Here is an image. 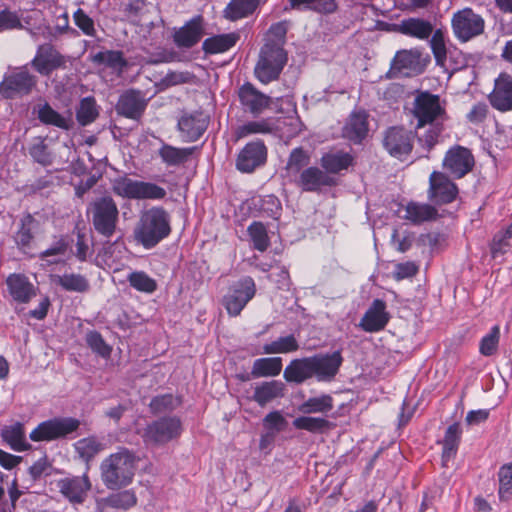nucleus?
<instances>
[{
	"instance_id": "obj_28",
	"label": "nucleus",
	"mask_w": 512,
	"mask_h": 512,
	"mask_svg": "<svg viewBox=\"0 0 512 512\" xmlns=\"http://www.w3.org/2000/svg\"><path fill=\"white\" fill-rule=\"evenodd\" d=\"M394 31L418 40H427L433 33V25L423 18L409 17L395 24Z\"/></svg>"
},
{
	"instance_id": "obj_42",
	"label": "nucleus",
	"mask_w": 512,
	"mask_h": 512,
	"mask_svg": "<svg viewBox=\"0 0 512 512\" xmlns=\"http://www.w3.org/2000/svg\"><path fill=\"white\" fill-rule=\"evenodd\" d=\"M74 448L79 458L89 464L99 452L104 450V444L97 437L88 436L75 442Z\"/></svg>"
},
{
	"instance_id": "obj_16",
	"label": "nucleus",
	"mask_w": 512,
	"mask_h": 512,
	"mask_svg": "<svg viewBox=\"0 0 512 512\" xmlns=\"http://www.w3.org/2000/svg\"><path fill=\"white\" fill-rule=\"evenodd\" d=\"M36 84V76L23 67L4 77L0 83V94L6 99H13L18 95L29 94Z\"/></svg>"
},
{
	"instance_id": "obj_23",
	"label": "nucleus",
	"mask_w": 512,
	"mask_h": 512,
	"mask_svg": "<svg viewBox=\"0 0 512 512\" xmlns=\"http://www.w3.org/2000/svg\"><path fill=\"white\" fill-rule=\"evenodd\" d=\"M147 106L141 91L130 89L120 95L116 104V112L125 118L138 121Z\"/></svg>"
},
{
	"instance_id": "obj_20",
	"label": "nucleus",
	"mask_w": 512,
	"mask_h": 512,
	"mask_svg": "<svg viewBox=\"0 0 512 512\" xmlns=\"http://www.w3.org/2000/svg\"><path fill=\"white\" fill-rule=\"evenodd\" d=\"M240 104L254 116L262 114L271 103L270 96L259 91L252 83L245 82L238 91Z\"/></svg>"
},
{
	"instance_id": "obj_24",
	"label": "nucleus",
	"mask_w": 512,
	"mask_h": 512,
	"mask_svg": "<svg viewBox=\"0 0 512 512\" xmlns=\"http://www.w3.org/2000/svg\"><path fill=\"white\" fill-rule=\"evenodd\" d=\"M389 320L390 315L386 311L385 301L375 299L361 318L359 326L365 332L374 333L383 330Z\"/></svg>"
},
{
	"instance_id": "obj_50",
	"label": "nucleus",
	"mask_w": 512,
	"mask_h": 512,
	"mask_svg": "<svg viewBox=\"0 0 512 512\" xmlns=\"http://www.w3.org/2000/svg\"><path fill=\"white\" fill-rule=\"evenodd\" d=\"M98 115L99 112L94 97L88 96L81 99L76 111V119L81 126L91 124L97 119Z\"/></svg>"
},
{
	"instance_id": "obj_4",
	"label": "nucleus",
	"mask_w": 512,
	"mask_h": 512,
	"mask_svg": "<svg viewBox=\"0 0 512 512\" xmlns=\"http://www.w3.org/2000/svg\"><path fill=\"white\" fill-rule=\"evenodd\" d=\"M287 60V53L282 46L273 42L265 43L254 68L256 79L264 85L278 80Z\"/></svg>"
},
{
	"instance_id": "obj_2",
	"label": "nucleus",
	"mask_w": 512,
	"mask_h": 512,
	"mask_svg": "<svg viewBox=\"0 0 512 512\" xmlns=\"http://www.w3.org/2000/svg\"><path fill=\"white\" fill-rule=\"evenodd\" d=\"M136 455L125 447L107 456L100 465L101 479L111 490L120 489L132 483L137 465Z\"/></svg>"
},
{
	"instance_id": "obj_3",
	"label": "nucleus",
	"mask_w": 512,
	"mask_h": 512,
	"mask_svg": "<svg viewBox=\"0 0 512 512\" xmlns=\"http://www.w3.org/2000/svg\"><path fill=\"white\" fill-rule=\"evenodd\" d=\"M87 215L99 235L110 239L115 234L119 221V209L110 195L94 199L87 208Z\"/></svg>"
},
{
	"instance_id": "obj_44",
	"label": "nucleus",
	"mask_w": 512,
	"mask_h": 512,
	"mask_svg": "<svg viewBox=\"0 0 512 512\" xmlns=\"http://www.w3.org/2000/svg\"><path fill=\"white\" fill-rule=\"evenodd\" d=\"M310 160L309 153L302 147L292 149L285 166L287 175L294 177V179L297 178L298 175L308 167Z\"/></svg>"
},
{
	"instance_id": "obj_7",
	"label": "nucleus",
	"mask_w": 512,
	"mask_h": 512,
	"mask_svg": "<svg viewBox=\"0 0 512 512\" xmlns=\"http://www.w3.org/2000/svg\"><path fill=\"white\" fill-rule=\"evenodd\" d=\"M112 192L122 198L136 200H161L167 194L163 187L155 183L133 180L127 176L112 181Z\"/></svg>"
},
{
	"instance_id": "obj_33",
	"label": "nucleus",
	"mask_w": 512,
	"mask_h": 512,
	"mask_svg": "<svg viewBox=\"0 0 512 512\" xmlns=\"http://www.w3.org/2000/svg\"><path fill=\"white\" fill-rule=\"evenodd\" d=\"M196 150V146L175 147L173 145L163 143L158 150V156L167 166H180L185 164Z\"/></svg>"
},
{
	"instance_id": "obj_58",
	"label": "nucleus",
	"mask_w": 512,
	"mask_h": 512,
	"mask_svg": "<svg viewBox=\"0 0 512 512\" xmlns=\"http://www.w3.org/2000/svg\"><path fill=\"white\" fill-rule=\"evenodd\" d=\"M69 248V242L63 235L59 236L57 240L46 250L39 253L38 257L41 260H46L49 264H57L59 260L53 259L48 260L51 256H64Z\"/></svg>"
},
{
	"instance_id": "obj_60",
	"label": "nucleus",
	"mask_w": 512,
	"mask_h": 512,
	"mask_svg": "<svg viewBox=\"0 0 512 512\" xmlns=\"http://www.w3.org/2000/svg\"><path fill=\"white\" fill-rule=\"evenodd\" d=\"M444 130L443 123H436L429 125V128L425 133L419 137L420 145L427 151L430 152L438 143L439 137Z\"/></svg>"
},
{
	"instance_id": "obj_30",
	"label": "nucleus",
	"mask_w": 512,
	"mask_h": 512,
	"mask_svg": "<svg viewBox=\"0 0 512 512\" xmlns=\"http://www.w3.org/2000/svg\"><path fill=\"white\" fill-rule=\"evenodd\" d=\"M283 377L288 383L302 384L314 377L310 356L290 361L285 367Z\"/></svg>"
},
{
	"instance_id": "obj_40",
	"label": "nucleus",
	"mask_w": 512,
	"mask_h": 512,
	"mask_svg": "<svg viewBox=\"0 0 512 512\" xmlns=\"http://www.w3.org/2000/svg\"><path fill=\"white\" fill-rule=\"evenodd\" d=\"M405 212L404 218L413 224L434 220L438 216V211L434 206L413 201L406 205Z\"/></svg>"
},
{
	"instance_id": "obj_46",
	"label": "nucleus",
	"mask_w": 512,
	"mask_h": 512,
	"mask_svg": "<svg viewBox=\"0 0 512 512\" xmlns=\"http://www.w3.org/2000/svg\"><path fill=\"white\" fill-rule=\"evenodd\" d=\"M38 119L45 125L55 126L63 130H69L72 127V120L62 116L48 103H45L39 108Z\"/></svg>"
},
{
	"instance_id": "obj_63",
	"label": "nucleus",
	"mask_w": 512,
	"mask_h": 512,
	"mask_svg": "<svg viewBox=\"0 0 512 512\" xmlns=\"http://www.w3.org/2000/svg\"><path fill=\"white\" fill-rule=\"evenodd\" d=\"M195 78L194 74L188 71H171L168 72L160 81L159 85L162 89L176 86L180 84L191 83Z\"/></svg>"
},
{
	"instance_id": "obj_57",
	"label": "nucleus",
	"mask_w": 512,
	"mask_h": 512,
	"mask_svg": "<svg viewBox=\"0 0 512 512\" xmlns=\"http://www.w3.org/2000/svg\"><path fill=\"white\" fill-rule=\"evenodd\" d=\"M272 132V127L267 120L250 121L239 126L235 131L236 139H242L252 134H268Z\"/></svg>"
},
{
	"instance_id": "obj_10",
	"label": "nucleus",
	"mask_w": 512,
	"mask_h": 512,
	"mask_svg": "<svg viewBox=\"0 0 512 512\" xmlns=\"http://www.w3.org/2000/svg\"><path fill=\"white\" fill-rule=\"evenodd\" d=\"M451 27L456 39L468 42L485 30V20L470 7L456 11L451 18Z\"/></svg>"
},
{
	"instance_id": "obj_52",
	"label": "nucleus",
	"mask_w": 512,
	"mask_h": 512,
	"mask_svg": "<svg viewBox=\"0 0 512 512\" xmlns=\"http://www.w3.org/2000/svg\"><path fill=\"white\" fill-rule=\"evenodd\" d=\"M127 280L132 288L142 293L151 294L157 289L156 280L144 271L131 272L128 275Z\"/></svg>"
},
{
	"instance_id": "obj_48",
	"label": "nucleus",
	"mask_w": 512,
	"mask_h": 512,
	"mask_svg": "<svg viewBox=\"0 0 512 512\" xmlns=\"http://www.w3.org/2000/svg\"><path fill=\"white\" fill-rule=\"evenodd\" d=\"M247 233L252 242V246L259 252H265L271 242L266 226L260 221H253L247 228Z\"/></svg>"
},
{
	"instance_id": "obj_21",
	"label": "nucleus",
	"mask_w": 512,
	"mask_h": 512,
	"mask_svg": "<svg viewBox=\"0 0 512 512\" xmlns=\"http://www.w3.org/2000/svg\"><path fill=\"white\" fill-rule=\"evenodd\" d=\"M294 183L305 192H319L323 187H331L336 184L333 177L327 174L324 170L316 167H306L297 178L294 179Z\"/></svg>"
},
{
	"instance_id": "obj_15",
	"label": "nucleus",
	"mask_w": 512,
	"mask_h": 512,
	"mask_svg": "<svg viewBox=\"0 0 512 512\" xmlns=\"http://www.w3.org/2000/svg\"><path fill=\"white\" fill-rule=\"evenodd\" d=\"M268 158V148L264 141L257 139L248 142L238 153L236 169L242 173H253L264 166Z\"/></svg>"
},
{
	"instance_id": "obj_59",
	"label": "nucleus",
	"mask_w": 512,
	"mask_h": 512,
	"mask_svg": "<svg viewBox=\"0 0 512 512\" xmlns=\"http://www.w3.org/2000/svg\"><path fill=\"white\" fill-rule=\"evenodd\" d=\"M430 40V47L437 64H444L447 58V49L444 34L440 29L433 30Z\"/></svg>"
},
{
	"instance_id": "obj_27",
	"label": "nucleus",
	"mask_w": 512,
	"mask_h": 512,
	"mask_svg": "<svg viewBox=\"0 0 512 512\" xmlns=\"http://www.w3.org/2000/svg\"><path fill=\"white\" fill-rule=\"evenodd\" d=\"M368 132V114L363 110L352 112L343 127V136L354 144H360Z\"/></svg>"
},
{
	"instance_id": "obj_5",
	"label": "nucleus",
	"mask_w": 512,
	"mask_h": 512,
	"mask_svg": "<svg viewBox=\"0 0 512 512\" xmlns=\"http://www.w3.org/2000/svg\"><path fill=\"white\" fill-rule=\"evenodd\" d=\"M183 432L182 421L176 415L163 416L146 425L138 434L147 446L161 447L177 440Z\"/></svg>"
},
{
	"instance_id": "obj_54",
	"label": "nucleus",
	"mask_w": 512,
	"mask_h": 512,
	"mask_svg": "<svg viewBox=\"0 0 512 512\" xmlns=\"http://www.w3.org/2000/svg\"><path fill=\"white\" fill-rule=\"evenodd\" d=\"M498 496L500 501L507 502L512 498V462L504 464L498 471Z\"/></svg>"
},
{
	"instance_id": "obj_43",
	"label": "nucleus",
	"mask_w": 512,
	"mask_h": 512,
	"mask_svg": "<svg viewBox=\"0 0 512 512\" xmlns=\"http://www.w3.org/2000/svg\"><path fill=\"white\" fill-rule=\"evenodd\" d=\"M2 437L14 451L24 452L31 448V445L26 441L24 426L21 423H16L4 429Z\"/></svg>"
},
{
	"instance_id": "obj_25",
	"label": "nucleus",
	"mask_w": 512,
	"mask_h": 512,
	"mask_svg": "<svg viewBox=\"0 0 512 512\" xmlns=\"http://www.w3.org/2000/svg\"><path fill=\"white\" fill-rule=\"evenodd\" d=\"M209 120L202 112L183 115L178 121V129L184 142L197 141L206 131Z\"/></svg>"
},
{
	"instance_id": "obj_11",
	"label": "nucleus",
	"mask_w": 512,
	"mask_h": 512,
	"mask_svg": "<svg viewBox=\"0 0 512 512\" xmlns=\"http://www.w3.org/2000/svg\"><path fill=\"white\" fill-rule=\"evenodd\" d=\"M475 166V157L472 151L461 145L450 147L442 160L444 173L453 179H461L470 173Z\"/></svg>"
},
{
	"instance_id": "obj_19",
	"label": "nucleus",
	"mask_w": 512,
	"mask_h": 512,
	"mask_svg": "<svg viewBox=\"0 0 512 512\" xmlns=\"http://www.w3.org/2000/svg\"><path fill=\"white\" fill-rule=\"evenodd\" d=\"M314 377L318 381H331L343 363L341 351L310 356Z\"/></svg>"
},
{
	"instance_id": "obj_14",
	"label": "nucleus",
	"mask_w": 512,
	"mask_h": 512,
	"mask_svg": "<svg viewBox=\"0 0 512 512\" xmlns=\"http://www.w3.org/2000/svg\"><path fill=\"white\" fill-rule=\"evenodd\" d=\"M68 58L53 44L43 43L37 47L31 66L42 76H50L54 71L67 68Z\"/></svg>"
},
{
	"instance_id": "obj_31",
	"label": "nucleus",
	"mask_w": 512,
	"mask_h": 512,
	"mask_svg": "<svg viewBox=\"0 0 512 512\" xmlns=\"http://www.w3.org/2000/svg\"><path fill=\"white\" fill-rule=\"evenodd\" d=\"M9 293L19 303H28L35 296L34 285L23 274H11L6 280Z\"/></svg>"
},
{
	"instance_id": "obj_49",
	"label": "nucleus",
	"mask_w": 512,
	"mask_h": 512,
	"mask_svg": "<svg viewBox=\"0 0 512 512\" xmlns=\"http://www.w3.org/2000/svg\"><path fill=\"white\" fill-rule=\"evenodd\" d=\"M512 239V223L504 230L498 231L489 244L491 257L493 259L503 256L510 248Z\"/></svg>"
},
{
	"instance_id": "obj_62",
	"label": "nucleus",
	"mask_w": 512,
	"mask_h": 512,
	"mask_svg": "<svg viewBox=\"0 0 512 512\" xmlns=\"http://www.w3.org/2000/svg\"><path fill=\"white\" fill-rule=\"evenodd\" d=\"M86 343L93 352L102 357H109L111 354V347L105 342L104 338L98 331H90L86 335Z\"/></svg>"
},
{
	"instance_id": "obj_29",
	"label": "nucleus",
	"mask_w": 512,
	"mask_h": 512,
	"mask_svg": "<svg viewBox=\"0 0 512 512\" xmlns=\"http://www.w3.org/2000/svg\"><path fill=\"white\" fill-rule=\"evenodd\" d=\"M35 223V219L31 214L25 215L21 220L14 235V242L23 254L27 255L30 258L35 257L33 251V243H34V233H33V225Z\"/></svg>"
},
{
	"instance_id": "obj_12",
	"label": "nucleus",
	"mask_w": 512,
	"mask_h": 512,
	"mask_svg": "<svg viewBox=\"0 0 512 512\" xmlns=\"http://www.w3.org/2000/svg\"><path fill=\"white\" fill-rule=\"evenodd\" d=\"M415 135L403 126H392L385 130L382 144L390 156L405 160L412 152Z\"/></svg>"
},
{
	"instance_id": "obj_17",
	"label": "nucleus",
	"mask_w": 512,
	"mask_h": 512,
	"mask_svg": "<svg viewBox=\"0 0 512 512\" xmlns=\"http://www.w3.org/2000/svg\"><path fill=\"white\" fill-rule=\"evenodd\" d=\"M422 72L420 51L417 49L400 50L396 52L386 77L390 79L400 76L411 77Z\"/></svg>"
},
{
	"instance_id": "obj_1",
	"label": "nucleus",
	"mask_w": 512,
	"mask_h": 512,
	"mask_svg": "<svg viewBox=\"0 0 512 512\" xmlns=\"http://www.w3.org/2000/svg\"><path fill=\"white\" fill-rule=\"evenodd\" d=\"M171 231L169 213L161 206H154L140 215L134 229V238L145 249H152L166 239Z\"/></svg>"
},
{
	"instance_id": "obj_36",
	"label": "nucleus",
	"mask_w": 512,
	"mask_h": 512,
	"mask_svg": "<svg viewBox=\"0 0 512 512\" xmlns=\"http://www.w3.org/2000/svg\"><path fill=\"white\" fill-rule=\"evenodd\" d=\"M297 430H304L312 434H325L335 428V424L323 417L310 415L299 416L292 422Z\"/></svg>"
},
{
	"instance_id": "obj_64",
	"label": "nucleus",
	"mask_w": 512,
	"mask_h": 512,
	"mask_svg": "<svg viewBox=\"0 0 512 512\" xmlns=\"http://www.w3.org/2000/svg\"><path fill=\"white\" fill-rule=\"evenodd\" d=\"M29 154L35 162L42 166H48L52 163L51 154L43 140L33 143L29 148Z\"/></svg>"
},
{
	"instance_id": "obj_61",
	"label": "nucleus",
	"mask_w": 512,
	"mask_h": 512,
	"mask_svg": "<svg viewBox=\"0 0 512 512\" xmlns=\"http://www.w3.org/2000/svg\"><path fill=\"white\" fill-rule=\"evenodd\" d=\"M74 24L81 30V32L89 37L96 36V28L94 20L81 8H78L73 13Z\"/></svg>"
},
{
	"instance_id": "obj_45",
	"label": "nucleus",
	"mask_w": 512,
	"mask_h": 512,
	"mask_svg": "<svg viewBox=\"0 0 512 512\" xmlns=\"http://www.w3.org/2000/svg\"><path fill=\"white\" fill-rule=\"evenodd\" d=\"M334 407L333 397L329 394H322L318 397H310L305 400L299 410L306 415L316 413H328Z\"/></svg>"
},
{
	"instance_id": "obj_41",
	"label": "nucleus",
	"mask_w": 512,
	"mask_h": 512,
	"mask_svg": "<svg viewBox=\"0 0 512 512\" xmlns=\"http://www.w3.org/2000/svg\"><path fill=\"white\" fill-rule=\"evenodd\" d=\"M282 370L280 357L258 358L254 361L251 375L254 378L278 376Z\"/></svg>"
},
{
	"instance_id": "obj_18",
	"label": "nucleus",
	"mask_w": 512,
	"mask_h": 512,
	"mask_svg": "<svg viewBox=\"0 0 512 512\" xmlns=\"http://www.w3.org/2000/svg\"><path fill=\"white\" fill-rule=\"evenodd\" d=\"M56 486L60 494L71 504H83L91 489V482L87 474L58 479Z\"/></svg>"
},
{
	"instance_id": "obj_39",
	"label": "nucleus",
	"mask_w": 512,
	"mask_h": 512,
	"mask_svg": "<svg viewBox=\"0 0 512 512\" xmlns=\"http://www.w3.org/2000/svg\"><path fill=\"white\" fill-rule=\"evenodd\" d=\"M51 281L67 292L85 293L90 288L87 278L79 273L51 275Z\"/></svg>"
},
{
	"instance_id": "obj_35",
	"label": "nucleus",
	"mask_w": 512,
	"mask_h": 512,
	"mask_svg": "<svg viewBox=\"0 0 512 512\" xmlns=\"http://www.w3.org/2000/svg\"><path fill=\"white\" fill-rule=\"evenodd\" d=\"M262 2L266 0H231L224 9V16L230 21H237L251 16Z\"/></svg>"
},
{
	"instance_id": "obj_34",
	"label": "nucleus",
	"mask_w": 512,
	"mask_h": 512,
	"mask_svg": "<svg viewBox=\"0 0 512 512\" xmlns=\"http://www.w3.org/2000/svg\"><path fill=\"white\" fill-rule=\"evenodd\" d=\"M239 39L240 35L237 32L214 35L203 41L202 50L208 55L225 53L233 48Z\"/></svg>"
},
{
	"instance_id": "obj_8",
	"label": "nucleus",
	"mask_w": 512,
	"mask_h": 512,
	"mask_svg": "<svg viewBox=\"0 0 512 512\" xmlns=\"http://www.w3.org/2000/svg\"><path fill=\"white\" fill-rule=\"evenodd\" d=\"M80 421L73 417H55L39 423L29 434L33 442H50L76 432Z\"/></svg>"
},
{
	"instance_id": "obj_9",
	"label": "nucleus",
	"mask_w": 512,
	"mask_h": 512,
	"mask_svg": "<svg viewBox=\"0 0 512 512\" xmlns=\"http://www.w3.org/2000/svg\"><path fill=\"white\" fill-rule=\"evenodd\" d=\"M256 284L251 276H244L234 282L224 295L222 303L231 317H237L256 295Z\"/></svg>"
},
{
	"instance_id": "obj_32",
	"label": "nucleus",
	"mask_w": 512,
	"mask_h": 512,
	"mask_svg": "<svg viewBox=\"0 0 512 512\" xmlns=\"http://www.w3.org/2000/svg\"><path fill=\"white\" fill-rule=\"evenodd\" d=\"M285 394V385L278 380L265 381L254 389L252 399L261 407Z\"/></svg>"
},
{
	"instance_id": "obj_55",
	"label": "nucleus",
	"mask_w": 512,
	"mask_h": 512,
	"mask_svg": "<svg viewBox=\"0 0 512 512\" xmlns=\"http://www.w3.org/2000/svg\"><path fill=\"white\" fill-rule=\"evenodd\" d=\"M108 505L112 506L113 509L128 510L136 505L137 497L132 490H123L116 493H112L105 497Z\"/></svg>"
},
{
	"instance_id": "obj_47",
	"label": "nucleus",
	"mask_w": 512,
	"mask_h": 512,
	"mask_svg": "<svg viewBox=\"0 0 512 512\" xmlns=\"http://www.w3.org/2000/svg\"><path fill=\"white\" fill-rule=\"evenodd\" d=\"M300 348L297 338L293 334L279 337L263 346L265 354H287L296 352Z\"/></svg>"
},
{
	"instance_id": "obj_51",
	"label": "nucleus",
	"mask_w": 512,
	"mask_h": 512,
	"mask_svg": "<svg viewBox=\"0 0 512 512\" xmlns=\"http://www.w3.org/2000/svg\"><path fill=\"white\" fill-rule=\"evenodd\" d=\"M92 61L98 65H105L109 68H124L127 66V61L124 54L119 50H107L97 52L92 57Z\"/></svg>"
},
{
	"instance_id": "obj_53",
	"label": "nucleus",
	"mask_w": 512,
	"mask_h": 512,
	"mask_svg": "<svg viewBox=\"0 0 512 512\" xmlns=\"http://www.w3.org/2000/svg\"><path fill=\"white\" fill-rule=\"evenodd\" d=\"M181 404L180 398L172 394H163L151 399L149 408L152 414L159 415L174 411Z\"/></svg>"
},
{
	"instance_id": "obj_56",
	"label": "nucleus",
	"mask_w": 512,
	"mask_h": 512,
	"mask_svg": "<svg viewBox=\"0 0 512 512\" xmlns=\"http://www.w3.org/2000/svg\"><path fill=\"white\" fill-rule=\"evenodd\" d=\"M500 341V327L494 325L490 331L484 335L479 342V353L485 357L494 355L499 346Z\"/></svg>"
},
{
	"instance_id": "obj_13",
	"label": "nucleus",
	"mask_w": 512,
	"mask_h": 512,
	"mask_svg": "<svg viewBox=\"0 0 512 512\" xmlns=\"http://www.w3.org/2000/svg\"><path fill=\"white\" fill-rule=\"evenodd\" d=\"M450 177L440 171H433L430 174L427 196L434 205H447L456 200L459 189Z\"/></svg>"
},
{
	"instance_id": "obj_6",
	"label": "nucleus",
	"mask_w": 512,
	"mask_h": 512,
	"mask_svg": "<svg viewBox=\"0 0 512 512\" xmlns=\"http://www.w3.org/2000/svg\"><path fill=\"white\" fill-rule=\"evenodd\" d=\"M411 113L417 121L416 129L443 123L448 119L445 105L441 103L440 96L429 91H421L416 95Z\"/></svg>"
},
{
	"instance_id": "obj_26",
	"label": "nucleus",
	"mask_w": 512,
	"mask_h": 512,
	"mask_svg": "<svg viewBox=\"0 0 512 512\" xmlns=\"http://www.w3.org/2000/svg\"><path fill=\"white\" fill-rule=\"evenodd\" d=\"M493 108L506 112L512 110V76L501 74L489 97Z\"/></svg>"
},
{
	"instance_id": "obj_22",
	"label": "nucleus",
	"mask_w": 512,
	"mask_h": 512,
	"mask_svg": "<svg viewBox=\"0 0 512 512\" xmlns=\"http://www.w3.org/2000/svg\"><path fill=\"white\" fill-rule=\"evenodd\" d=\"M204 35V19L196 15L173 33L174 44L178 48L190 49L199 43Z\"/></svg>"
},
{
	"instance_id": "obj_37",
	"label": "nucleus",
	"mask_w": 512,
	"mask_h": 512,
	"mask_svg": "<svg viewBox=\"0 0 512 512\" xmlns=\"http://www.w3.org/2000/svg\"><path fill=\"white\" fill-rule=\"evenodd\" d=\"M462 429L458 422L448 426L442 440V462L444 465L453 459L461 442Z\"/></svg>"
},
{
	"instance_id": "obj_38",
	"label": "nucleus",
	"mask_w": 512,
	"mask_h": 512,
	"mask_svg": "<svg viewBox=\"0 0 512 512\" xmlns=\"http://www.w3.org/2000/svg\"><path fill=\"white\" fill-rule=\"evenodd\" d=\"M353 162V156L350 153L343 151L325 153L320 159V164L327 174H337L342 170H346L353 164Z\"/></svg>"
}]
</instances>
